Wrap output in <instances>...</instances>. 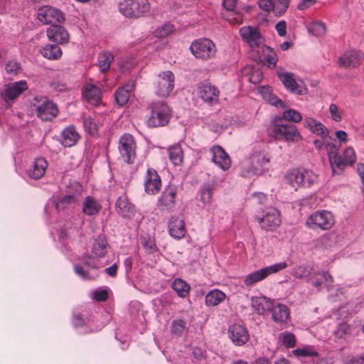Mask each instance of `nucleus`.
Returning a JSON list of instances; mask_svg holds the SVG:
<instances>
[{
    "label": "nucleus",
    "mask_w": 364,
    "mask_h": 364,
    "mask_svg": "<svg viewBox=\"0 0 364 364\" xmlns=\"http://www.w3.org/2000/svg\"><path fill=\"white\" fill-rule=\"evenodd\" d=\"M339 146L334 143L326 144V151L332 168L333 174H340L347 166H352L355 161V154L353 148L347 147L342 155L338 153Z\"/></svg>",
    "instance_id": "obj_1"
},
{
    "label": "nucleus",
    "mask_w": 364,
    "mask_h": 364,
    "mask_svg": "<svg viewBox=\"0 0 364 364\" xmlns=\"http://www.w3.org/2000/svg\"><path fill=\"white\" fill-rule=\"evenodd\" d=\"M269 156L261 151H255L242 164L241 175L244 177L261 175L266 170L269 163Z\"/></svg>",
    "instance_id": "obj_2"
},
{
    "label": "nucleus",
    "mask_w": 364,
    "mask_h": 364,
    "mask_svg": "<svg viewBox=\"0 0 364 364\" xmlns=\"http://www.w3.org/2000/svg\"><path fill=\"white\" fill-rule=\"evenodd\" d=\"M318 176L309 169L292 168L285 176V182L294 190L299 187H310L317 181Z\"/></svg>",
    "instance_id": "obj_3"
},
{
    "label": "nucleus",
    "mask_w": 364,
    "mask_h": 364,
    "mask_svg": "<svg viewBox=\"0 0 364 364\" xmlns=\"http://www.w3.org/2000/svg\"><path fill=\"white\" fill-rule=\"evenodd\" d=\"M148 0H122L118 4L119 11L126 18H138L150 10Z\"/></svg>",
    "instance_id": "obj_4"
},
{
    "label": "nucleus",
    "mask_w": 364,
    "mask_h": 364,
    "mask_svg": "<svg viewBox=\"0 0 364 364\" xmlns=\"http://www.w3.org/2000/svg\"><path fill=\"white\" fill-rule=\"evenodd\" d=\"M108 242L104 235H99L95 240L91 247V255L83 257L82 263L92 268H100L101 264L95 258H103L108 251Z\"/></svg>",
    "instance_id": "obj_5"
},
{
    "label": "nucleus",
    "mask_w": 364,
    "mask_h": 364,
    "mask_svg": "<svg viewBox=\"0 0 364 364\" xmlns=\"http://www.w3.org/2000/svg\"><path fill=\"white\" fill-rule=\"evenodd\" d=\"M269 135L277 140H284L296 143L301 140L302 136L296 127L293 124H271L268 129Z\"/></svg>",
    "instance_id": "obj_6"
},
{
    "label": "nucleus",
    "mask_w": 364,
    "mask_h": 364,
    "mask_svg": "<svg viewBox=\"0 0 364 364\" xmlns=\"http://www.w3.org/2000/svg\"><path fill=\"white\" fill-rule=\"evenodd\" d=\"M171 118V110L161 102H153L150 105V115L146 121L149 127H162L168 124Z\"/></svg>",
    "instance_id": "obj_7"
},
{
    "label": "nucleus",
    "mask_w": 364,
    "mask_h": 364,
    "mask_svg": "<svg viewBox=\"0 0 364 364\" xmlns=\"http://www.w3.org/2000/svg\"><path fill=\"white\" fill-rule=\"evenodd\" d=\"M335 224L333 214L327 210H316L306 220L305 225L309 228L328 230Z\"/></svg>",
    "instance_id": "obj_8"
},
{
    "label": "nucleus",
    "mask_w": 364,
    "mask_h": 364,
    "mask_svg": "<svg viewBox=\"0 0 364 364\" xmlns=\"http://www.w3.org/2000/svg\"><path fill=\"white\" fill-rule=\"evenodd\" d=\"M190 50L197 59L208 60L215 56L217 48L213 41L201 38L191 43Z\"/></svg>",
    "instance_id": "obj_9"
},
{
    "label": "nucleus",
    "mask_w": 364,
    "mask_h": 364,
    "mask_svg": "<svg viewBox=\"0 0 364 364\" xmlns=\"http://www.w3.org/2000/svg\"><path fill=\"white\" fill-rule=\"evenodd\" d=\"M33 106L36 110L38 117L43 121H50L58 113L55 104L45 96L35 97L33 101Z\"/></svg>",
    "instance_id": "obj_10"
},
{
    "label": "nucleus",
    "mask_w": 364,
    "mask_h": 364,
    "mask_svg": "<svg viewBox=\"0 0 364 364\" xmlns=\"http://www.w3.org/2000/svg\"><path fill=\"white\" fill-rule=\"evenodd\" d=\"M288 267L286 262H280L272 265L263 267L248 274L244 279V284L247 287H251L268 277L270 274H276Z\"/></svg>",
    "instance_id": "obj_11"
},
{
    "label": "nucleus",
    "mask_w": 364,
    "mask_h": 364,
    "mask_svg": "<svg viewBox=\"0 0 364 364\" xmlns=\"http://www.w3.org/2000/svg\"><path fill=\"white\" fill-rule=\"evenodd\" d=\"M118 150L124 162L133 164L136 156V144L134 136L127 133L122 135L119 139Z\"/></svg>",
    "instance_id": "obj_12"
},
{
    "label": "nucleus",
    "mask_w": 364,
    "mask_h": 364,
    "mask_svg": "<svg viewBox=\"0 0 364 364\" xmlns=\"http://www.w3.org/2000/svg\"><path fill=\"white\" fill-rule=\"evenodd\" d=\"M175 76L170 70L160 73L154 82L155 94L160 97H167L174 88Z\"/></svg>",
    "instance_id": "obj_13"
},
{
    "label": "nucleus",
    "mask_w": 364,
    "mask_h": 364,
    "mask_svg": "<svg viewBox=\"0 0 364 364\" xmlns=\"http://www.w3.org/2000/svg\"><path fill=\"white\" fill-rule=\"evenodd\" d=\"M279 211L274 207H268L263 211L262 217L258 218L262 229L266 231H274L281 224Z\"/></svg>",
    "instance_id": "obj_14"
},
{
    "label": "nucleus",
    "mask_w": 364,
    "mask_h": 364,
    "mask_svg": "<svg viewBox=\"0 0 364 364\" xmlns=\"http://www.w3.org/2000/svg\"><path fill=\"white\" fill-rule=\"evenodd\" d=\"M37 17L43 24H51V26L60 23L64 21L63 13L59 9L50 6L40 7Z\"/></svg>",
    "instance_id": "obj_15"
},
{
    "label": "nucleus",
    "mask_w": 364,
    "mask_h": 364,
    "mask_svg": "<svg viewBox=\"0 0 364 364\" xmlns=\"http://www.w3.org/2000/svg\"><path fill=\"white\" fill-rule=\"evenodd\" d=\"M199 97L210 105L218 103L220 90L210 82H201L198 87Z\"/></svg>",
    "instance_id": "obj_16"
},
{
    "label": "nucleus",
    "mask_w": 364,
    "mask_h": 364,
    "mask_svg": "<svg viewBox=\"0 0 364 364\" xmlns=\"http://www.w3.org/2000/svg\"><path fill=\"white\" fill-rule=\"evenodd\" d=\"M28 88L25 80H20L13 83L4 85V88L1 91L0 95L2 99L9 103L19 96L23 91Z\"/></svg>",
    "instance_id": "obj_17"
},
{
    "label": "nucleus",
    "mask_w": 364,
    "mask_h": 364,
    "mask_svg": "<svg viewBox=\"0 0 364 364\" xmlns=\"http://www.w3.org/2000/svg\"><path fill=\"white\" fill-rule=\"evenodd\" d=\"M176 188L168 186L159 197L157 205L161 210L171 211L176 204Z\"/></svg>",
    "instance_id": "obj_18"
},
{
    "label": "nucleus",
    "mask_w": 364,
    "mask_h": 364,
    "mask_svg": "<svg viewBox=\"0 0 364 364\" xmlns=\"http://www.w3.org/2000/svg\"><path fill=\"white\" fill-rule=\"evenodd\" d=\"M212 161L223 171L229 169L231 160L225 151L218 145L212 146L210 149Z\"/></svg>",
    "instance_id": "obj_19"
},
{
    "label": "nucleus",
    "mask_w": 364,
    "mask_h": 364,
    "mask_svg": "<svg viewBox=\"0 0 364 364\" xmlns=\"http://www.w3.org/2000/svg\"><path fill=\"white\" fill-rule=\"evenodd\" d=\"M161 187V181L158 173L153 168H148L144 178V189L146 193L155 195Z\"/></svg>",
    "instance_id": "obj_20"
},
{
    "label": "nucleus",
    "mask_w": 364,
    "mask_h": 364,
    "mask_svg": "<svg viewBox=\"0 0 364 364\" xmlns=\"http://www.w3.org/2000/svg\"><path fill=\"white\" fill-rule=\"evenodd\" d=\"M364 60V53L359 50H349L345 52L338 58V65L341 67L355 68Z\"/></svg>",
    "instance_id": "obj_21"
},
{
    "label": "nucleus",
    "mask_w": 364,
    "mask_h": 364,
    "mask_svg": "<svg viewBox=\"0 0 364 364\" xmlns=\"http://www.w3.org/2000/svg\"><path fill=\"white\" fill-rule=\"evenodd\" d=\"M240 35L243 41L251 48L258 47L262 43L263 38L259 32L252 26H245L240 29Z\"/></svg>",
    "instance_id": "obj_22"
},
{
    "label": "nucleus",
    "mask_w": 364,
    "mask_h": 364,
    "mask_svg": "<svg viewBox=\"0 0 364 364\" xmlns=\"http://www.w3.org/2000/svg\"><path fill=\"white\" fill-rule=\"evenodd\" d=\"M229 338L232 342L238 346L246 343L249 339L247 329L240 324H233L228 329Z\"/></svg>",
    "instance_id": "obj_23"
},
{
    "label": "nucleus",
    "mask_w": 364,
    "mask_h": 364,
    "mask_svg": "<svg viewBox=\"0 0 364 364\" xmlns=\"http://www.w3.org/2000/svg\"><path fill=\"white\" fill-rule=\"evenodd\" d=\"M47 36L50 41L59 44L66 43L69 39L68 31L59 23L50 26L47 29Z\"/></svg>",
    "instance_id": "obj_24"
},
{
    "label": "nucleus",
    "mask_w": 364,
    "mask_h": 364,
    "mask_svg": "<svg viewBox=\"0 0 364 364\" xmlns=\"http://www.w3.org/2000/svg\"><path fill=\"white\" fill-rule=\"evenodd\" d=\"M273 301L264 296H252L251 306L259 315L267 314L272 309Z\"/></svg>",
    "instance_id": "obj_25"
},
{
    "label": "nucleus",
    "mask_w": 364,
    "mask_h": 364,
    "mask_svg": "<svg viewBox=\"0 0 364 364\" xmlns=\"http://www.w3.org/2000/svg\"><path fill=\"white\" fill-rule=\"evenodd\" d=\"M116 210L124 218H131L135 212V206L126 195L119 196L116 202Z\"/></svg>",
    "instance_id": "obj_26"
},
{
    "label": "nucleus",
    "mask_w": 364,
    "mask_h": 364,
    "mask_svg": "<svg viewBox=\"0 0 364 364\" xmlns=\"http://www.w3.org/2000/svg\"><path fill=\"white\" fill-rule=\"evenodd\" d=\"M47 166V161L44 158H37L32 166L26 170V175L31 178L39 179L44 175Z\"/></svg>",
    "instance_id": "obj_27"
},
{
    "label": "nucleus",
    "mask_w": 364,
    "mask_h": 364,
    "mask_svg": "<svg viewBox=\"0 0 364 364\" xmlns=\"http://www.w3.org/2000/svg\"><path fill=\"white\" fill-rule=\"evenodd\" d=\"M304 127L312 133L320 136L323 139L328 136L329 131L321 122L312 117H306L304 121Z\"/></svg>",
    "instance_id": "obj_28"
},
{
    "label": "nucleus",
    "mask_w": 364,
    "mask_h": 364,
    "mask_svg": "<svg viewBox=\"0 0 364 364\" xmlns=\"http://www.w3.org/2000/svg\"><path fill=\"white\" fill-rule=\"evenodd\" d=\"M279 80L283 83L285 88L292 93L296 95H303L304 91L296 83L294 75L291 73H278Z\"/></svg>",
    "instance_id": "obj_29"
},
{
    "label": "nucleus",
    "mask_w": 364,
    "mask_h": 364,
    "mask_svg": "<svg viewBox=\"0 0 364 364\" xmlns=\"http://www.w3.org/2000/svg\"><path fill=\"white\" fill-rule=\"evenodd\" d=\"M214 186L212 183H204L198 190L199 200L203 203V208H206L208 211L210 210L213 194Z\"/></svg>",
    "instance_id": "obj_30"
},
{
    "label": "nucleus",
    "mask_w": 364,
    "mask_h": 364,
    "mask_svg": "<svg viewBox=\"0 0 364 364\" xmlns=\"http://www.w3.org/2000/svg\"><path fill=\"white\" fill-rule=\"evenodd\" d=\"M82 96L88 103L96 105L100 101L102 92L97 86L86 84L82 90Z\"/></svg>",
    "instance_id": "obj_31"
},
{
    "label": "nucleus",
    "mask_w": 364,
    "mask_h": 364,
    "mask_svg": "<svg viewBox=\"0 0 364 364\" xmlns=\"http://www.w3.org/2000/svg\"><path fill=\"white\" fill-rule=\"evenodd\" d=\"M168 232L170 235L175 239L183 238L186 232L183 220L177 217H172L168 223Z\"/></svg>",
    "instance_id": "obj_32"
},
{
    "label": "nucleus",
    "mask_w": 364,
    "mask_h": 364,
    "mask_svg": "<svg viewBox=\"0 0 364 364\" xmlns=\"http://www.w3.org/2000/svg\"><path fill=\"white\" fill-rule=\"evenodd\" d=\"M80 139V134L73 125L65 128L61 132V144L65 147L74 146Z\"/></svg>",
    "instance_id": "obj_33"
},
{
    "label": "nucleus",
    "mask_w": 364,
    "mask_h": 364,
    "mask_svg": "<svg viewBox=\"0 0 364 364\" xmlns=\"http://www.w3.org/2000/svg\"><path fill=\"white\" fill-rule=\"evenodd\" d=\"M134 87L133 81L129 82L125 85L118 88L114 93L115 101L119 106H123L128 102L130 97V92Z\"/></svg>",
    "instance_id": "obj_34"
},
{
    "label": "nucleus",
    "mask_w": 364,
    "mask_h": 364,
    "mask_svg": "<svg viewBox=\"0 0 364 364\" xmlns=\"http://www.w3.org/2000/svg\"><path fill=\"white\" fill-rule=\"evenodd\" d=\"M270 311L272 312V318L273 321L278 323H286L289 317V310L284 304H273L272 309H271Z\"/></svg>",
    "instance_id": "obj_35"
},
{
    "label": "nucleus",
    "mask_w": 364,
    "mask_h": 364,
    "mask_svg": "<svg viewBox=\"0 0 364 364\" xmlns=\"http://www.w3.org/2000/svg\"><path fill=\"white\" fill-rule=\"evenodd\" d=\"M101 209V205L99 201L92 196H87L82 207V212L89 216L98 214Z\"/></svg>",
    "instance_id": "obj_36"
},
{
    "label": "nucleus",
    "mask_w": 364,
    "mask_h": 364,
    "mask_svg": "<svg viewBox=\"0 0 364 364\" xmlns=\"http://www.w3.org/2000/svg\"><path fill=\"white\" fill-rule=\"evenodd\" d=\"M259 93L261 95L263 100L267 101L270 105L277 107H284V102L279 99L274 94H273L270 87H261L259 90Z\"/></svg>",
    "instance_id": "obj_37"
},
{
    "label": "nucleus",
    "mask_w": 364,
    "mask_h": 364,
    "mask_svg": "<svg viewBox=\"0 0 364 364\" xmlns=\"http://www.w3.org/2000/svg\"><path fill=\"white\" fill-rule=\"evenodd\" d=\"M226 298L224 292L218 289L210 291L205 296V304L208 306H215L223 302Z\"/></svg>",
    "instance_id": "obj_38"
},
{
    "label": "nucleus",
    "mask_w": 364,
    "mask_h": 364,
    "mask_svg": "<svg viewBox=\"0 0 364 364\" xmlns=\"http://www.w3.org/2000/svg\"><path fill=\"white\" fill-rule=\"evenodd\" d=\"M78 201L76 196L73 194L65 195L60 197L55 201V208L57 210L60 211L66 208L74 207Z\"/></svg>",
    "instance_id": "obj_39"
},
{
    "label": "nucleus",
    "mask_w": 364,
    "mask_h": 364,
    "mask_svg": "<svg viewBox=\"0 0 364 364\" xmlns=\"http://www.w3.org/2000/svg\"><path fill=\"white\" fill-rule=\"evenodd\" d=\"M309 277V280L311 282L312 284L317 287H328V285L332 282V277L327 272H318L316 274H314Z\"/></svg>",
    "instance_id": "obj_40"
},
{
    "label": "nucleus",
    "mask_w": 364,
    "mask_h": 364,
    "mask_svg": "<svg viewBox=\"0 0 364 364\" xmlns=\"http://www.w3.org/2000/svg\"><path fill=\"white\" fill-rule=\"evenodd\" d=\"M41 55L48 60H58L62 55V50L57 45L48 44L41 50Z\"/></svg>",
    "instance_id": "obj_41"
},
{
    "label": "nucleus",
    "mask_w": 364,
    "mask_h": 364,
    "mask_svg": "<svg viewBox=\"0 0 364 364\" xmlns=\"http://www.w3.org/2000/svg\"><path fill=\"white\" fill-rule=\"evenodd\" d=\"M168 159L174 166L181 165L183 162V151L179 144L171 146L168 149Z\"/></svg>",
    "instance_id": "obj_42"
},
{
    "label": "nucleus",
    "mask_w": 364,
    "mask_h": 364,
    "mask_svg": "<svg viewBox=\"0 0 364 364\" xmlns=\"http://www.w3.org/2000/svg\"><path fill=\"white\" fill-rule=\"evenodd\" d=\"M172 289L178 296L186 298L190 291V286L183 279L177 278L171 284Z\"/></svg>",
    "instance_id": "obj_43"
},
{
    "label": "nucleus",
    "mask_w": 364,
    "mask_h": 364,
    "mask_svg": "<svg viewBox=\"0 0 364 364\" xmlns=\"http://www.w3.org/2000/svg\"><path fill=\"white\" fill-rule=\"evenodd\" d=\"M114 60L112 54L107 51L102 52L98 55V65L102 73L107 72Z\"/></svg>",
    "instance_id": "obj_44"
},
{
    "label": "nucleus",
    "mask_w": 364,
    "mask_h": 364,
    "mask_svg": "<svg viewBox=\"0 0 364 364\" xmlns=\"http://www.w3.org/2000/svg\"><path fill=\"white\" fill-rule=\"evenodd\" d=\"M314 273V267L311 265H299L291 270V275L296 279L310 277Z\"/></svg>",
    "instance_id": "obj_45"
},
{
    "label": "nucleus",
    "mask_w": 364,
    "mask_h": 364,
    "mask_svg": "<svg viewBox=\"0 0 364 364\" xmlns=\"http://www.w3.org/2000/svg\"><path fill=\"white\" fill-rule=\"evenodd\" d=\"M262 53L267 65L270 68H275L278 61V57L275 50L268 46H264L262 48Z\"/></svg>",
    "instance_id": "obj_46"
},
{
    "label": "nucleus",
    "mask_w": 364,
    "mask_h": 364,
    "mask_svg": "<svg viewBox=\"0 0 364 364\" xmlns=\"http://www.w3.org/2000/svg\"><path fill=\"white\" fill-rule=\"evenodd\" d=\"M309 33L315 36H321L326 33V28L323 22L320 20L314 21L307 26Z\"/></svg>",
    "instance_id": "obj_47"
},
{
    "label": "nucleus",
    "mask_w": 364,
    "mask_h": 364,
    "mask_svg": "<svg viewBox=\"0 0 364 364\" xmlns=\"http://www.w3.org/2000/svg\"><path fill=\"white\" fill-rule=\"evenodd\" d=\"M292 354L296 358L318 356V353L310 346L296 348L292 350Z\"/></svg>",
    "instance_id": "obj_48"
},
{
    "label": "nucleus",
    "mask_w": 364,
    "mask_h": 364,
    "mask_svg": "<svg viewBox=\"0 0 364 364\" xmlns=\"http://www.w3.org/2000/svg\"><path fill=\"white\" fill-rule=\"evenodd\" d=\"M279 341L287 348H293L296 344L295 336L289 332L284 331L279 334Z\"/></svg>",
    "instance_id": "obj_49"
},
{
    "label": "nucleus",
    "mask_w": 364,
    "mask_h": 364,
    "mask_svg": "<svg viewBox=\"0 0 364 364\" xmlns=\"http://www.w3.org/2000/svg\"><path fill=\"white\" fill-rule=\"evenodd\" d=\"M282 118L289 122H293L295 123L300 122L302 119L301 114L294 109H288L283 112Z\"/></svg>",
    "instance_id": "obj_50"
},
{
    "label": "nucleus",
    "mask_w": 364,
    "mask_h": 364,
    "mask_svg": "<svg viewBox=\"0 0 364 364\" xmlns=\"http://www.w3.org/2000/svg\"><path fill=\"white\" fill-rule=\"evenodd\" d=\"M173 31V26L169 23H165L158 27L154 31V35L156 38H165L171 34Z\"/></svg>",
    "instance_id": "obj_51"
},
{
    "label": "nucleus",
    "mask_w": 364,
    "mask_h": 364,
    "mask_svg": "<svg viewBox=\"0 0 364 364\" xmlns=\"http://www.w3.org/2000/svg\"><path fill=\"white\" fill-rule=\"evenodd\" d=\"M82 124L85 130L90 134H94L97 132V124L90 116L84 115Z\"/></svg>",
    "instance_id": "obj_52"
},
{
    "label": "nucleus",
    "mask_w": 364,
    "mask_h": 364,
    "mask_svg": "<svg viewBox=\"0 0 364 364\" xmlns=\"http://www.w3.org/2000/svg\"><path fill=\"white\" fill-rule=\"evenodd\" d=\"M186 328V323L182 319L174 320L171 323V332L181 336Z\"/></svg>",
    "instance_id": "obj_53"
},
{
    "label": "nucleus",
    "mask_w": 364,
    "mask_h": 364,
    "mask_svg": "<svg viewBox=\"0 0 364 364\" xmlns=\"http://www.w3.org/2000/svg\"><path fill=\"white\" fill-rule=\"evenodd\" d=\"M289 5V0H277L274 4V14L281 16L285 13Z\"/></svg>",
    "instance_id": "obj_54"
},
{
    "label": "nucleus",
    "mask_w": 364,
    "mask_h": 364,
    "mask_svg": "<svg viewBox=\"0 0 364 364\" xmlns=\"http://www.w3.org/2000/svg\"><path fill=\"white\" fill-rule=\"evenodd\" d=\"M328 110L332 120L338 122L342 119L341 112L336 104H330Z\"/></svg>",
    "instance_id": "obj_55"
},
{
    "label": "nucleus",
    "mask_w": 364,
    "mask_h": 364,
    "mask_svg": "<svg viewBox=\"0 0 364 364\" xmlns=\"http://www.w3.org/2000/svg\"><path fill=\"white\" fill-rule=\"evenodd\" d=\"M6 70L8 74L17 75L21 70L20 64L16 61H9L6 65Z\"/></svg>",
    "instance_id": "obj_56"
},
{
    "label": "nucleus",
    "mask_w": 364,
    "mask_h": 364,
    "mask_svg": "<svg viewBox=\"0 0 364 364\" xmlns=\"http://www.w3.org/2000/svg\"><path fill=\"white\" fill-rule=\"evenodd\" d=\"M349 330H350L349 326L346 323L343 322L338 325V326L335 331V334L338 338H341L344 337L346 334H348L349 332Z\"/></svg>",
    "instance_id": "obj_57"
},
{
    "label": "nucleus",
    "mask_w": 364,
    "mask_h": 364,
    "mask_svg": "<svg viewBox=\"0 0 364 364\" xmlns=\"http://www.w3.org/2000/svg\"><path fill=\"white\" fill-rule=\"evenodd\" d=\"M93 299L97 301H105L108 299V291L105 289H97L93 291Z\"/></svg>",
    "instance_id": "obj_58"
},
{
    "label": "nucleus",
    "mask_w": 364,
    "mask_h": 364,
    "mask_svg": "<svg viewBox=\"0 0 364 364\" xmlns=\"http://www.w3.org/2000/svg\"><path fill=\"white\" fill-rule=\"evenodd\" d=\"M274 3L269 1V0H258V6L260 9L264 11H272L274 13Z\"/></svg>",
    "instance_id": "obj_59"
},
{
    "label": "nucleus",
    "mask_w": 364,
    "mask_h": 364,
    "mask_svg": "<svg viewBox=\"0 0 364 364\" xmlns=\"http://www.w3.org/2000/svg\"><path fill=\"white\" fill-rule=\"evenodd\" d=\"M74 271L75 273L80 277L83 279H90V277L87 270L84 269L80 265L75 264L74 265Z\"/></svg>",
    "instance_id": "obj_60"
},
{
    "label": "nucleus",
    "mask_w": 364,
    "mask_h": 364,
    "mask_svg": "<svg viewBox=\"0 0 364 364\" xmlns=\"http://www.w3.org/2000/svg\"><path fill=\"white\" fill-rule=\"evenodd\" d=\"M275 29L279 36H284L287 34V23L284 21H280L275 25Z\"/></svg>",
    "instance_id": "obj_61"
},
{
    "label": "nucleus",
    "mask_w": 364,
    "mask_h": 364,
    "mask_svg": "<svg viewBox=\"0 0 364 364\" xmlns=\"http://www.w3.org/2000/svg\"><path fill=\"white\" fill-rule=\"evenodd\" d=\"M318 0H301L297 5V9L299 10H305L314 4H316Z\"/></svg>",
    "instance_id": "obj_62"
},
{
    "label": "nucleus",
    "mask_w": 364,
    "mask_h": 364,
    "mask_svg": "<svg viewBox=\"0 0 364 364\" xmlns=\"http://www.w3.org/2000/svg\"><path fill=\"white\" fill-rule=\"evenodd\" d=\"M364 363V356L363 355H355L350 358L346 360L344 364H363Z\"/></svg>",
    "instance_id": "obj_63"
},
{
    "label": "nucleus",
    "mask_w": 364,
    "mask_h": 364,
    "mask_svg": "<svg viewBox=\"0 0 364 364\" xmlns=\"http://www.w3.org/2000/svg\"><path fill=\"white\" fill-rule=\"evenodd\" d=\"M336 138L341 142H346L348 141L347 133L342 130H338L335 133Z\"/></svg>",
    "instance_id": "obj_64"
}]
</instances>
